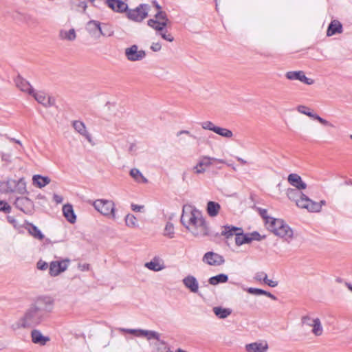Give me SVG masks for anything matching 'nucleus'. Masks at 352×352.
<instances>
[{
    "label": "nucleus",
    "instance_id": "1",
    "mask_svg": "<svg viewBox=\"0 0 352 352\" xmlns=\"http://www.w3.org/2000/svg\"><path fill=\"white\" fill-rule=\"evenodd\" d=\"M182 223L195 236L201 237L209 234L207 223L201 213L196 210L181 217Z\"/></svg>",
    "mask_w": 352,
    "mask_h": 352
},
{
    "label": "nucleus",
    "instance_id": "2",
    "mask_svg": "<svg viewBox=\"0 0 352 352\" xmlns=\"http://www.w3.org/2000/svg\"><path fill=\"white\" fill-rule=\"evenodd\" d=\"M221 236L226 239H232L235 237V242H252V241H262L267 239L265 234H261L256 231L250 233H244L242 228L234 226H225L222 227Z\"/></svg>",
    "mask_w": 352,
    "mask_h": 352
},
{
    "label": "nucleus",
    "instance_id": "3",
    "mask_svg": "<svg viewBox=\"0 0 352 352\" xmlns=\"http://www.w3.org/2000/svg\"><path fill=\"white\" fill-rule=\"evenodd\" d=\"M45 316L33 303L25 311L24 316L12 328L14 330L20 328H28L39 324L44 319Z\"/></svg>",
    "mask_w": 352,
    "mask_h": 352
},
{
    "label": "nucleus",
    "instance_id": "4",
    "mask_svg": "<svg viewBox=\"0 0 352 352\" xmlns=\"http://www.w3.org/2000/svg\"><path fill=\"white\" fill-rule=\"evenodd\" d=\"M170 24V21L164 11L157 12L153 19L147 21V25L154 29L163 39L172 42L174 40V37L165 30L166 27Z\"/></svg>",
    "mask_w": 352,
    "mask_h": 352
},
{
    "label": "nucleus",
    "instance_id": "5",
    "mask_svg": "<svg viewBox=\"0 0 352 352\" xmlns=\"http://www.w3.org/2000/svg\"><path fill=\"white\" fill-rule=\"evenodd\" d=\"M267 229L275 235L280 236L285 241L292 239L294 232L292 228L282 219L270 218L269 223H266Z\"/></svg>",
    "mask_w": 352,
    "mask_h": 352
},
{
    "label": "nucleus",
    "instance_id": "6",
    "mask_svg": "<svg viewBox=\"0 0 352 352\" xmlns=\"http://www.w3.org/2000/svg\"><path fill=\"white\" fill-rule=\"evenodd\" d=\"M301 190L297 188H288L287 190V197L296 202L297 206L305 208L307 210H316L319 208V206L312 202L307 195L303 194Z\"/></svg>",
    "mask_w": 352,
    "mask_h": 352
},
{
    "label": "nucleus",
    "instance_id": "7",
    "mask_svg": "<svg viewBox=\"0 0 352 352\" xmlns=\"http://www.w3.org/2000/svg\"><path fill=\"white\" fill-rule=\"evenodd\" d=\"M94 206L96 210L104 216H111L115 218V205L112 201L106 199H98L94 202Z\"/></svg>",
    "mask_w": 352,
    "mask_h": 352
},
{
    "label": "nucleus",
    "instance_id": "8",
    "mask_svg": "<svg viewBox=\"0 0 352 352\" xmlns=\"http://www.w3.org/2000/svg\"><path fill=\"white\" fill-rule=\"evenodd\" d=\"M150 6L148 4H140L135 9L126 10L127 17L134 21L140 22L148 16Z\"/></svg>",
    "mask_w": 352,
    "mask_h": 352
},
{
    "label": "nucleus",
    "instance_id": "9",
    "mask_svg": "<svg viewBox=\"0 0 352 352\" xmlns=\"http://www.w3.org/2000/svg\"><path fill=\"white\" fill-rule=\"evenodd\" d=\"M302 324L312 327L311 333L316 336H320L323 333V327L319 318H311L309 315L301 318Z\"/></svg>",
    "mask_w": 352,
    "mask_h": 352
},
{
    "label": "nucleus",
    "instance_id": "10",
    "mask_svg": "<svg viewBox=\"0 0 352 352\" xmlns=\"http://www.w3.org/2000/svg\"><path fill=\"white\" fill-rule=\"evenodd\" d=\"M14 204L17 209L27 214H32L34 210L33 201L27 197H17Z\"/></svg>",
    "mask_w": 352,
    "mask_h": 352
},
{
    "label": "nucleus",
    "instance_id": "11",
    "mask_svg": "<svg viewBox=\"0 0 352 352\" xmlns=\"http://www.w3.org/2000/svg\"><path fill=\"white\" fill-rule=\"evenodd\" d=\"M37 308H39L44 316L47 312L52 310L54 306V300L48 296L38 297L33 303Z\"/></svg>",
    "mask_w": 352,
    "mask_h": 352
},
{
    "label": "nucleus",
    "instance_id": "12",
    "mask_svg": "<svg viewBox=\"0 0 352 352\" xmlns=\"http://www.w3.org/2000/svg\"><path fill=\"white\" fill-rule=\"evenodd\" d=\"M124 54L128 60L131 62L140 61L146 57L144 50H139L137 45H133L125 49Z\"/></svg>",
    "mask_w": 352,
    "mask_h": 352
},
{
    "label": "nucleus",
    "instance_id": "13",
    "mask_svg": "<svg viewBox=\"0 0 352 352\" xmlns=\"http://www.w3.org/2000/svg\"><path fill=\"white\" fill-rule=\"evenodd\" d=\"M8 191L11 192H17L21 195L28 193L26 189V183L23 178L18 180L9 179L7 181Z\"/></svg>",
    "mask_w": 352,
    "mask_h": 352
},
{
    "label": "nucleus",
    "instance_id": "14",
    "mask_svg": "<svg viewBox=\"0 0 352 352\" xmlns=\"http://www.w3.org/2000/svg\"><path fill=\"white\" fill-rule=\"evenodd\" d=\"M69 262V259L52 261L49 266V273L50 276H56L65 272L67 269Z\"/></svg>",
    "mask_w": 352,
    "mask_h": 352
},
{
    "label": "nucleus",
    "instance_id": "15",
    "mask_svg": "<svg viewBox=\"0 0 352 352\" xmlns=\"http://www.w3.org/2000/svg\"><path fill=\"white\" fill-rule=\"evenodd\" d=\"M285 77L290 80H299L306 85H311L314 84V80L307 78L303 71H290L285 74Z\"/></svg>",
    "mask_w": 352,
    "mask_h": 352
},
{
    "label": "nucleus",
    "instance_id": "16",
    "mask_svg": "<svg viewBox=\"0 0 352 352\" xmlns=\"http://www.w3.org/2000/svg\"><path fill=\"white\" fill-rule=\"evenodd\" d=\"M202 260L203 262L213 266L221 265L225 262V260L221 255L213 252H206Z\"/></svg>",
    "mask_w": 352,
    "mask_h": 352
},
{
    "label": "nucleus",
    "instance_id": "17",
    "mask_svg": "<svg viewBox=\"0 0 352 352\" xmlns=\"http://www.w3.org/2000/svg\"><path fill=\"white\" fill-rule=\"evenodd\" d=\"M215 161L220 163H225V161L223 160H218L214 157L204 156L200 159L197 164L195 166H194L193 170H195V173L197 174L203 173L205 172V168H204L203 166H209L212 164V162Z\"/></svg>",
    "mask_w": 352,
    "mask_h": 352
},
{
    "label": "nucleus",
    "instance_id": "18",
    "mask_svg": "<svg viewBox=\"0 0 352 352\" xmlns=\"http://www.w3.org/2000/svg\"><path fill=\"white\" fill-rule=\"evenodd\" d=\"M296 109L298 112H300L302 114H305V115L309 116V118H311L314 120H318L320 124H322L324 126H332V124H330L327 120L323 119L318 115L314 113L312 111H311V109L306 106L298 105Z\"/></svg>",
    "mask_w": 352,
    "mask_h": 352
},
{
    "label": "nucleus",
    "instance_id": "19",
    "mask_svg": "<svg viewBox=\"0 0 352 352\" xmlns=\"http://www.w3.org/2000/svg\"><path fill=\"white\" fill-rule=\"evenodd\" d=\"M182 283L185 287L190 292L198 294L199 283L197 278L192 275H188L182 280Z\"/></svg>",
    "mask_w": 352,
    "mask_h": 352
},
{
    "label": "nucleus",
    "instance_id": "20",
    "mask_svg": "<svg viewBox=\"0 0 352 352\" xmlns=\"http://www.w3.org/2000/svg\"><path fill=\"white\" fill-rule=\"evenodd\" d=\"M35 100L45 107H52L55 104V99L52 97L47 98L45 93L38 91L32 94Z\"/></svg>",
    "mask_w": 352,
    "mask_h": 352
},
{
    "label": "nucleus",
    "instance_id": "21",
    "mask_svg": "<svg viewBox=\"0 0 352 352\" xmlns=\"http://www.w3.org/2000/svg\"><path fill=\"white\" fill-rule=\"evenodd\" d=\"M14 82L17 88L23 92H27L32 95L34 93V89L28 81L18 75L14 79Z\"/></svg>",
    "mask_w": 352,
    "mask_h": 352
},
{
    "label": "nucleus",
    "instance_id": "22",
    "mask_svg": "<svg viewBox=\"0 0 352 352\" xmlns=\"http://www.w3.org/2000/svg\"><path fill=\"white\" fill-rule=\"evenodd\" d=\"M288 182L298 190H303L307 188V184L304 182L300 175L296 173H291L287 177Z\"/></svg>",
    "mask_w": 352,
    "mask_h": 352
},
{
    "label": "nucleus",
    "instance_id": "23",
    "mask_svg": "<svg viewBox=\"0 0 352 352\" xmlns=\"http://www.w3.org/2000/svg\"><path fill=\"white\" fill-rule=\"evenodd\" d=\"M31 338L33 343L44 346L50 340V337L43 336L38 329H34L31 331Z\"/></svg>",
    "mask_w": 352,
    "mask_h": 352
},
{
    "label": "nucleus",
    "instance_id": "24",
    "mask_svg": "<svg viewBox=\"0 0 352 352\" xmlns=\"http://www.w3.org/2000/svg\"><path fill=\"white\" fill-rule=\"evenodd\" d=\"M72 126L74 129L79 133L81 135L85 137L87 141L90 143H92V139L91 135L87 131L85 124L84 122L80 120L74 121L72 123Z\"/></svg>",
    "mask_w": 352,
    "mask_h": 352
},
{
    "label": "nucleus",
    "instance_id": "25",
    "mask_svg": "<svg viewBox=\"0 0 352 352\" xmlns=\"http://www.w3.org/2000/svg\"><path fill=\"white\" fill-rule=\"evenodd\" d=\"M106 3L113 11L118 12H126L128 6L121 0H107Z\"/></svg>",
    "mask_w": 352,
    "mask_h": 352
},
{
    "label": "nucleus",
    "instance_id": "26",
    "mask_svg": "<svg viewBox=\"0 0 352 352\" xmlns=\"http://www.w3.org/2000/svg\"><path fill=\"white\" fill-rule=\"evenodd\" d=\"M342 31L343 28L342 23L338 20H332L328 25L327 36H331L336 34H340Z\"/></svg>",
    "mask_w": 352,
    "mask_h": 352
},
{
    "label": "nucleus",
    "instance_id": "27",
    "mask_svg": "<svg viewBox=\"0 0 352 352\" xmlns=\"http://www.w3.org/2000/svg\"><path fill=\"white\" fill-rule=\"evenodd\" d=\"M267 349L268 345L266 342H253L245 346L248 352H266Z\"/></svg>",
    "mask_w": 352,
    "mask_h": 352
},
{
    "label": "nucleus",
    "instance_id": "28",
    "mask_svg": "<svg viewBox=\"0 0 352 352\" xmlns=\"http://www.w3.org/2000/svg\"><path fill=\"white\" fill-rule=\"evenodd\" d=\"M63 213L65 219L71 223L76 222V216L71 204H65L63 207Z\"/></svg>",
    "mask_w": 352,
    "mask_h": 352
},
{
    "label": "nucleus",
    "instance_id": "29",
    "mask_svg": "<svg viewBox=\"0 0 352 352\" xmlns=\"http://www.w3.org/2000/svg\"><path fill=\"white\" fill-rule=\"evenodd\" d=\"M141 337H145L148 340L155 339L157 340L161 344H166V342L160 340V334L155 331L142 329L140 331Z\"/></svg>",
    "mask_w": 352,
    "mask_h": 352
},
{
    "label": "nucleus",
    "instance_id": "30",
    "mask_svg": "<svg viewBox=\"0 0 352 352\" xmlns=\"http://www.w3.org/2000/svg\"><path fill=\"white\" fill-rule=\"evenodd\" d=\"M26 230L30 235H32L35 239L42 241L44 239L45 236L43 234L41 231L34 224L28 223Z\"/></svg>",
    "mask_w": 352,
    "mask_h": 352
},
{
    "label": "nucleus",
    "instance_id": "31",
    "mask_svg": "<svg viewBox=\"0 0 352 352\" xmlns=\"http://www.w3.org/2000/svg\"><path fill=\"white\" fill-rule=\"evenodd\" d=\"M144 265L150 270L154 272H159L164 268L163 263L157 257H155L150 262L146 263Z\"/></svg>",
    "mask_w": 352,
    "mask_h": 352
},
{
    "label": "nucleus",
    "instance_id": "32",
    "mask_svg": "<svg viewBox=\"0 0 352 352\" xmlns=\"http://www.w3.org/2000/svg\"><path fill=\"white\" fill-rule=\"evenodd\" d=\"M50 181L51 179L49 177L41 175H35L32 177V184L40 188L50 184Z\"/></svg>",
    "mask_w": 352,
    "mask_h": 352
},
{
    "label": "nucleus",
    "instance_id": "33",
    "mask_svg": "<svg viewBox=\"0 0 352 352\" xmlns=\"http://www.w3.org/2000/svg\"><path fill=\"white\" fill-rule=\"evenodd\" d=\"M213 312L219 318L224 319L232 314V310L229 308L214 307L213 308Z\"/></svg>",
    "mask_w": 352,
    "mask_h": 352
},
{
    "label": "nucleus",
    "instance_id": "34",
    "mask_svg": "<svg viewBox=\"0 0 352 352\" xmlns=\"http://www.w3.org/2000/svg\"><path fill=\"white\" fill-rule=\"evenodd\" d=\"M228 280V276L225 274H219L218 275L210 277L208 279L209 284L217 285L219 283H225Z\"/></svg>",
    "mask_w": 352,
    "mask_h": 352
},
{
    "label": "nucleus",
    "instance_id": "35",
    "mask_svg": "<svg viewBox=\"0 0 352 352\" xmlns=\"http://www.w3.org/2000/svg\"><path fill=\"white\" fill-rule=\"evenodd\" d=\"M220 208V205L214 201H210L207 204V212L210 217H216L218 214Z\"/></svg>",
    "mask_w": 352,
    "mask_h": 352
},
{
    "label": "nucleus",
    "instance_id": "36",
    "mask_svg": "<svg viewBox=\"0 0 352 352\" xmlns=\"http://www.w3.org/2000/svg\"><path fill=\"white\" fill-rule=\"evenodd\" d=\"M130 175L138 182L147 183L148 179L144 177L138 168H132L130 170Z\"/></svg>",
    "mask_w": 352,
    "mask_h": 352
},
{
    "label": "nucleus",
    "instance_id": "37",
    "mask_svg": "<svg viewBox=\"0 0 352 352\" xmlns=\"http://www.w3.org/2000/svg\"><path fill=\"white\" fill-rule=\"evenodd\" d=\"M60 36L63 39H66L68 41H74L76 37V34L74 29H70L69 31H60Z\"/></svg>",
    "mask_w": 352,
    "mask_h": 352
},
{
    "label": "nucleus",
    "instance_id": "38",
    "mask_svg": "<svg viewBox=\"0 0 352 352\" xmlns=\"http://www.w3.org/2000/svg\"><path fill=\"white\" fill-rule=\"evenodd\" d=\"M87 29L90 32L98 30L100 31V33L102 35H104V34L102 32L100 22H98L97 21H94V20L89 21L87 24Z\"/></svg>",
    "mask_w": 352,
    "mask_h": 352
},
{
    "label": "nucleus",
    "instance_id": "39",
    "mask_svg": "<svg viewBox=\"0 0 352 352\" xmlns=\"http://www.w3.org/2000/svg\"><path fill=\"white\" fill-rule=\"evenodd\" d=\"M214 133L222 136L224 138H230L233 136V133L232 131L226 129V128H221L219 126H217L216 129H214Z\"/></svg>",
    "mask_w": 352,
    "mask_h": 352
},
{
    "label": "nucleus",
    "instance_id": "40",
    "mask_svg": "<svg viewBox=\"0 0 352 352\" xmlns=\"http://www.w3.org/2000/svg\"><path fill=\"white\" fill-rule=\"evenodd\" d=\"M164 235L169 238L174 237V226L170 222H167L164 230Z\"/></svg>",
    "mask_w": 352,
    "mask_h": 352
},
{
    "label": "nucleus",
    "instance_id": "41",
    "mask_svg": "<svg viewBox=\"0 0 352 352\" xmlns=\"http://www.w3.org/2000/svg\"><path fill=\"white\" fill-rule=\"evenodd\" d=\"M125 223L128 227L135 228L137 226V219L133 214H128L125 217Z\"/></svg>",
    "mask_w": 352,
    "mask_h": 352
},
{
    "label": "nucleus",
    "instance_id": "42",
    "mask_svg": "<svg viewBox=\"0 0 352 352\" xmlns=\"http://www.w3.org/2000/svg\"><path fill=\"white\" fill-rule=\"evenodd\" d=\"M118 331L123 333H127L130 334H133L137 337H141L140 331L142 329H126V328H119Z\"/></svg>",
    "mask_w": 352,
    "mask_h": 352
},
{
    "label": "nucleus",
    "instance_id": "43",
    "mask_svg": "<svg viewBox=\"0 0 352 352\" xmlns=\"http://www.w3.org/2000/svg\"><path fill=\"white\" fill-rule=\"evenodd\" d=\"M244 243H228L230 249L235 252H245V248H241L242 245Z\"/></svg>",
    "mask_w": 352,
    "mask_h": 352
},
{
    "label": "nucleus",
    "instance_id": "44",
    "mask_svg": "<svg viewBox=\"0 0 352 352\" xmlns=\"http://www.w3.org/2000/svg\"><path fill=\"white\" fill-rule=\"evenodd\" d=\"M201 126L204 129L206 130H210L213 132H214V129L217 128V126H215L212 122L210 121H206L201 123Z\"/></svg>",
    "mask_w": 352,
    "mask_h": 352
},
{
    "label": "nucleus",
    "instance_id": "45",
    "mask_svg": "<svg viewBox=\"0 0 352 352\" xmlns=\"http://www.w3.org/2000/svg\"><path fill=\"white\" fill-rule=\"evenodd\" d=\"M0 211L5 213H10L11 212L10 206L5 201H0Z\"/></svg>",
    "mask_w": 352,
    "mask_h": 352
},
{
    "label": "nucleus",
    "instance_id": "46",
    "mask_svg": "<svg viewBox=\"0 0 352 352\" xmlns=\"http://www.w3.org/2000/svg\"><path fill=\"white\" fill-rule=\"evenodd\" d=\"M247 292L253 295H263L265 293V290L258 288L249 287L247 289Z\"/></svg>",
    "mask_w": 352,
    "mask_h": 352
},
{
    "label": "nucleus",
    "instance_id": "47",
    "mask_svg": "<svg viewBox=\"0 0 352 352\" xmlns=\"http://www.w3.org/2000/svg\"><path fill=\"white\" fill-rule=\"evenodd\" d=\"M258 212H259V214L261 216V217L265 220V224L267 223H269V219L270 218H272L271 217H269L267 216V210L266 209H263V208H258Z\"/></svg>",
    "mask_w": 352,
    "mask_h": 352
},
{
    "label": "nucleus",
    "instance_id": "48",
    "mask_svg": "<svg viewBox=\"0 0 352 352\" xmlns=\"http://www.w3.org/2000/svg\"><path fill=\"white\" fill-rule=\"evenodd\" d=\"M266 277H267V274L265 272H259L255 274L254 278V280H256L257 281L263 280V282H265Z\"/></svg>",
    "mask_w": 352,
    "mask_h": 352
},
{
    "label": "nucleus",
    "instance_id": "49",
    "mask_svg": "<svg viewBox=\"0 0 352 352\" xmlns=\"http://www.w3.org/2000/svg\"><path fill=\"white\" fill-rule=\"evenodd\" d=\"M36 267L40 270H45L48 267V264L41 259L37 262Z\"/></svg>",
    "mask_w": 352,
    "mask_h": 352
},
{
    "label": "nucleus",
    "instance_id": "50",
    "mask_svg": "<svg viewBox=\"0 0 352 352\" xmlns=\"http://www.w3.org/2000/svg\"><path fill=\"white\" fill-rule=\"evenodd\" d=\"M264 283L271 287H275L278 285V281L268 279L267 276Z\"/></svg>",
    "mask_w": 352,
    "mask_h": 352
},
{
    "label": "nucleus",
    "instance_id": "51",
    "mask_svg": "<svg viewBox=\"0 0 352 352\" xmlns=\"http://www.w3.org/2000/svg\"><path fill=\"white\" fill-rule=\"evenodd\" d=\"M312 202L318 204L319 206V208L316 210H309V212H320L321 210L322 206L326 204V201L324 200H321L320 202H316V201H314L312 200Z\"/></svg>",
    "mask_w": 352,
    "mask_h": 352
},
{
    "label": "nucleus",
    "instance_id": "52",
    "mask_svg": "<svg viewBox=\"0 0 352 352\" xmlns=\"http://www.w3.org/2000/svg\"><path fill=\"white\" fill-rule=\"evenodd\" d=\"M161 44L160 43H153L151 46V49L153 52H159L161 50Z\"/></svg>",
    "mask_w": 352,
    "mask_h": 352
},
{
    "label": "nucleus",
    "instance_id": "53",
    "mask_svg": "<svg viewBox=\"0 0 352 352\" xmlns=\"http://www.w3.org/2000/svg\"><path fill=\"white\" fill-rule=\"evenodd\" d=\"M78 267L81 271H88L89 270V265L87 263H79Z\"/></svg>",
    "mask_w": 352,
    "mask_h": 352
},
{
    "label": "nucleus",
    "instance_id": "54",
    "mask_svg": "<svg viewBox=\"0 0 352 352\" xmlns=\"http://www.w3.org/2000/svg\"><path fill=\"white\" fill-rule=\"evenodd\" d=\"M182 134H186L191 138H195V136L193 135L192 134H191L190 132L187 130H182V131H178L177 133V136H179Z\"/></svg>",
    "mask_w": 352,
    "mask_h": 352
},
{
    "label": "nucleus",
    "instance_id": "55",
    "mask_svg": "<svg viewBox=\"0 0 352 352\" xmlns=\"http://www.w3.org/2000/svg\"><path fill=\"white\" fill-rule=\"evenodd\" d=\"M144 206H138V205H135V204H131V209L133 210V211H137V212H139L141 210L142 208H143Z\"/></svg>",
    "mask_w": 352,
    "mask_h": 352
},
{
    "label": "nucleus",
    "instance_id": "56",
    "mask_svg": "<svg viewBox=\"0 0 352 352\" xmlns=\"http://www.w3.org/2000/svg\"><path fill=\"white\" fill-rule=\"evenodd\" d=\"M10 157H11L10 155L8 153H3L1 155L2 160L6 161V162H10Z\"/></svg>",
    "mask_w": 352,
    "mask_h": 352
},
{
    "label": "nucleus",
    "instance_id": "57",
    "mask_svg": "<svg viewBox=\"0 0 352 352\" xmlns=\"http://www.w3.org/2000/svg\"><path fill=\"white\" fill-rule=\"evenodd\" d=\"M265 294H263V295H265V296H268L269 298H272V300H276L277 299V298L274 295H273L272 294H271V293H270L268 292H266V291H265Z\"/></svg>",
    "mask_w": 352,
    "mask_h": 352
},
{
    "label": "nucleus",
    "instance_id": "58",
    "mask_svg": "<svg viewBox=\"0 0 352 352\" xmlns=\"http://www.w3.org/2000/svg\"><path fill=\"white\" fill-rule=\"evenodd\" d=\"M135 148H136L135 144H134V143H131V144H130L129 148V151L130 153H132L133 151H135Z\"/></svg>",
    "mask_w": 352,
    "mask_h": 352
},
{
    "label": "nucleus",
    "instance_id": "59",
    "mask_svg": "<svg viewBox=\"0 0 352 352\" xmlns=\"http://www.w3.org/2000/svg\"><path fill=\"white\" fill-rule=\"evenodd\" d=\"M54 199L57 203H60L62 201V197L57 195H54Z\"/></svg>",
    "mask_w": 352,
    "mask_h": 352
},
{
    "label": "nucleus",
    "instance_id": "60",
    "mask_svg": "<svg viewBox=\"0 0 352 352\" xmlns=\"http://www.w3.org/2000/svg\"><path fill=\"white\" fill-rule=\"evenodd\" d=\"M236 160H237V161H238V162H239L241 164L245 165V164H247V161H246V160H243V159H242V158H241V157H236Z\"/></svg>",
    "mask_w": 352,
    "mask_h": 352
},
{
    "label": "nucleus",
    "instance_id": "61",
    "mask_svg": "<svg viewBox=\"0 0 352 352\" xmlns=\"http://www.w3.org/2000/svg\"><path fill=\"white\" fill-rule=\"evenodd\" d=\"M164 346V351H162V352H172L170 349V348L167 346V344L166 343V344H163Z\"/></svg>",
    "mask_w": 352,
    "mask_h": 352
},
{
    "label": "nucleus",
    "instance_id": "62",
    "mask_svg": "<svg viewBox=\"0 0 352 352\" xmlns=\"http://www.w3.org/2000/svg\"><path fill=\"white\" fill-rule=\"evenodd\" d=\"M9 140L11 142H16V144H18L21 146V142L19 140H16L15 138H9Z\"/></svg>",
    "mask_w": 352,
    "mask_h": 352
},
{
    "label": "nucleus",
    "instance_id": "63",
    "mask_svg": "<svg viewBox=\"0 0 352 352\" xmlns=\"http://www.w3.org/2000/svg\"><path fill=\"white\" fill-rule=\"evenodd\" d=\"M153 5L155 6V7L158 10V12H159V11H162V10H161V6L157 3V1H154L153 2Z\"/></svg>",
    "mask_w": 352,
    "mask_h": 352
},
{
    "label": "nucleus",
    "instance_id": "64",
    "mask_svg": "<svg viewBox=\"0 0 352 352\" xmlns=\"http://www.w3.org/2000/svg\"><path fill=\"white\" fill-rule=\"evenodd\" d=\"M345 285L347 287V288L352 292V285L349 283H345Z\"/></svg>",
    "mask_w": 352,
    "mask_h": 352
}]
</instances>
